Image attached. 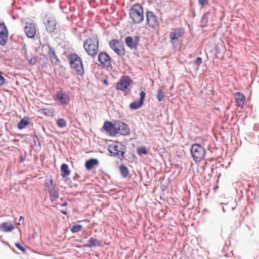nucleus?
<instances>
[{
    "label": "nucleus",
    "mask_w": 259,
    "mask_h": 259,
    "mask_svg": "<svg viewBox=\"0 0 259 259\" xmlns=\"http://www.w3.org/2000/svg\"><path fill=\"white\" fill-rule=\"evenodd\" d=\"M130 18L132 19L134 24L141 23L144 19L143 7L139 4H134L129 10Z\"/></svg>",
    "instance_id": "1"
},
{
    "label": "nucleus",
    "mask_w": 259,
    "mask_h": 259,
    "mask_svg": "<svg viewBox=\"0 0 259 259\" xmlns=\"http://www.w3.org/2000/svg\"><path fill=\"white\" fill-rule=\"evenodd\" d=\"M67 59L71 67L75 71L78 75H82L84 74L83 63L78 55L75 53H71L68 54Z\"/></svg>",
    "instance_id": "2"
},
{
    "label": "nucleus",
    "mask_w": 259,
    "mask_h": 259,
    "mask_svg": "<svg viewBox=\"0 0 259 259\" xmlns=\"http://www.w3.org/2000/svg\"><path fill=\"white\" fill-rule=\"evenodd\" d=\"M191 154L196 163L200 162L204 159L206 155L205 148L198 143L192 145L190 149Z\"/></svg>",
    "instance_id": "3"
},
{
    "label": "nucleus",
    "mask_w": 259,
    "mask_h": 259,
    "mask_svg": "<svg viewBox=\"0 0 259 259\" xmlns=\"http://www.w3.org/2000/svg\"><path fill=\"white\" fill-rule=\"evenodd\" d=\"M146 25L154 30H159V23L157 17L152 11H148L146 13Z\"/></svg>",
    "instance_id": "4"
},
{
    "label": "nucleus",
    "mask_w": 259,
    "mask_h": 259,
    "mask_svg": "<svg viewBox=\"0 0 259 259\" xmlns=\"http://www.w3.org/2000/svg\"><path fill=\"white\" fill-rule=\"evenodd\" d=\"M111 49L119 56L122 57L125 55L123 44L117 39H113L109 42Z\"/></svg>",
    "instance_id": "5"
},
{
    "label": "nucleus",
    "mask_w": 259,
    "mask_h": 259,
    "mask_svg": "<svg viewBox=\"0 0 259 259\" xmlns=\"http://www.w3.org/2000/svg\"><path fill=\"white\" fill-rule=\"evenodd\" d=\"M55 100L59 101V104L61 106L67 105L70 100V96L66 94L64 89L60 88L59 91L55 93Z\"/></svg>",
    "instance_id": "6"
},
{
    "label": "nucleus",
    "mask_w": 259,
    "mask_h": 259,
    "mask_svg": "<svg viewBox=\"0 0 259 259\" xmlns=\"http://www.w3.org/2000/svg\"><path fill=\"white\" fill-rule=\"evenodd\" d=\"M44 23L48 33L51 34L55 32L56 29L57 21L53 17L46 16L44 19Z\"/></svg>",
    "instance_id": "7"
},
{
    "label": "nucleus",
    "mask_w": 259,
    "mask_h": 259,
    "mask_svg": "<svg viewBox=\"0 0 259 259\" xmlns=\"http://www.w3.org/2000/svg\"><path fill=\"white\" fill-rule=\"evenodd\" d=\"M132 82L133 80L128 75L123 76L117 83L115 88L117 90L125 92L126 89H128Z\"/></svg>",
    "instance_id": "8"
},
{
    "label": "nucleus",
    "mask_w": 259,
    "mask_h": 259,
    "mask_svg": "<svg viewBox=\"0 0 259 259\" xmlns=\"http://www.w3.org/2000/svg\"><path fill=\"white\" fill-rule=\"evenodd\" d=\"M140 40V37L139 35L134 37L131 36H127L125 37L124 41L126 45L131 50H137L138 45Z\"/></svg>",
    "instance_id": "9"
},
{
    "label": "nucleus",
    "mask_w": 259,
    "mask_h": 259,
    "mask_svg": "<svg viewBox=\"0 0 259 259\" xmlns=\"http://www.w3.org/2000/svg\"><path fill=\"white\" fill-rule=\"evenodd\" d=\"M8 38V30L4 22L0 23V45L5 46Z\"/></svg>",
    "instance_id": "10"
},
{
    "label": "nucleus",
    "mask_w": 259,
    "mask_h": 259,
    "mask_svg": "<svg viewBox=\"0 0 259 259\" xmlns=\"http://www.w3.org/2000/svg\"><path fill=\"white\" fill-rule=\"evenodd\" d=\"M98 61L103 66L107 67H111V59L106 52H101L98 55Z\"/></svg>",
    "instance_id": "11"
},
{
    "label": "nucleus",
    "mask_w": 259,
    "mask_h": 259,
    "mask_svg": "<svg viewBox=\"0 0 259 259\" xmlns=\"http://www.w3.org/2000/svg\"><path fill=\"white\" fill-rule=\"evenodd\" d=\"M183 34V32L180 28L176 29L170 33V42L174 47L176 48L178 46V43L176 42V40L182 36Z\"/></svg>",
    "instance_id": "12"
},
{
    "label": "nucleus",
    "mask_w": 259,
    "mask_h": 259,
    "mask_svg": "<svg viewBox=\"0 0 259 259\" xmlns=\"http://www.w3.org/2000/svg\"><path fill=\"white\" fill-rule=\"evenodd\" d=\"M101 245L100 242L95 237H91L88 240L87 243L84 245H78L76 246L77 248L83 249L85 247L93 248Z\"/></svg>",
    "instance_id": "13"
},
{
    "label": "nucleus",
    "mask_w": 259,
    "mask_h": 259,
    "mask_svg": "<svg viewBox=\"0 0 259 259\" xmlns=\"http://www.w3.org/2000/svg\"><path fill=\"white\" fill-rule=\"evenodd\" d=\"M36 24L33 23H26L24 27V31L27 37L32 38L36 33Z\"/></svg>",
    "instance_id": "14"
},
{
    "label": "nucleus",
    "mask_w": 259,
    "mask_h": 259,
    "mask_svg": "<svg viewBox=\"0 0 259 259\" xmlns=\"http://www.w3.org/2000/svg\"><path fill=\"white\" fill-rule=\"evenodd\" d=\"M116 125L118 126V134L122 136H127L130 134V128L127 124L120 120H117Z\"/></svg>",
    "instance_id": "15"
},
{
    "label": "nucleus",
    "mask_w": 259,
    "mask_h": 259,
    "mask_svg": "<svg viewBox=\"0 0 259 259\" xmlns=\"http://www.w3.org/2000/svg\"><path fill=\"white\" fill-rule=\"evenodd\" d=\"M89 55L94 57L96 56L99 51V45L88 44L87 47H83Z\"/></svg>",
    "instance_id": "16"
},
{
    "label": "nucleus",
    "mask_w": 259,
    "mask_h": 259,
    "mask_svg": "<svg viewBox=\"0 0 259 259\" xmlns=\"http://www.w3.org/2000/svg\"><path fill=\"white\" fill-rule=\"evenodd\" d=\"M48 55L52 64L58 65L60 63V61L56 56L54 48L49 46Z\"/></svg>",
    "instance_id": "17"
},
{
    "label": "nucleus",
    "mask_w": 259,
    "mask_h": 259,
    "mask_svg": "<svg viewBox=\"0 0 259 259\" xmlns=\"http://www.w3.org/2000/svg\"><path fill=\"white\" fill-rule=\"evenodd\" d=\"M31 123V119L27 116H24L17 123V127L19 130L24 129L27 125Z\"/></svg>",
    "instance_id": "18"
},
{
    "label": "nucleus",
    "mask_w": 259,
    "mask_h": 259,
    "mask_svg": "<svg viewBox=\"0 0 259 259\" xmlns=\"http://www.w3.org/2000/svg\"><path fill=\"white\" fill-rule=\"evenodd\" d=\"M99 164V160L96 158H90L86 160L85 162V167L87 170L92 169L95 166Z\"/></svg>",
    "instance_id": "19"
},
{
    "label": "nucleus",
    "mask_w": 259,
    "mask_h": 259,
    "mask_svg": "<svg viewBox=\"0 0 259 259\" xmlns=\"http://www.w3.org/2000/svg\"><path fill=\"white\" fill-rule=\"evenodd\" d=\"M93 44L99 45V39L97 35L95 33H93L91 35V36L87 39L83 44V47H87V44Z\"/></svg>",
    "instance_id": "20"
},
{
    "label": "nucleus",
    "mask_w": 259,
    "mask_h": 259,
    "mask_svg": "<svg viewBox=\"0 0 259 259\" xmlns=\"http://www.w3.org/2000/svg\"><path fill=\"white\" fill-rule=\"evenodd\" d=\"M14 229V226L12 224L7 222H3L0 224V231L4 232H10Z\"/></svg>",
    "instance_id": "21"
},
{
    "label": "nucleus",
    "mask_w": 259,
    "mask_h": 259,
    "mask_svg": "<svg viewBox=\"0 0 259 259\" xmlns=\"http://www.w3.org/2000/svg\"><path fill=\"white\" fill-rule=\"evenodd\" d=\"M108 151L112 155H118L120 157L118 144L109 145Z\"/></svg>",
    "instance_id": "22"
},
{
    "label": "nucleus",
    "mask_w": 259,
    "mask_h": 259,
    "mask_svg": "<svg viewBox=\"0 0 259 259\" xmlns=\"http://www.w3.org/2000/svg\"><path fill=\"white\" fill-rule=\"evenodd\" d=\"M48 191L51 201H56L59 198V194L56 190L55 187H52Z\"/></svg>",
    "instance_id": "23"
},
{
    "label": "nucleus",
    "mask_w": 259,
    "mask_h": 259,
    "mask_svg": "<svg viewBox=\"0 0 259 259\" xmlns=\"http://www.w3.org/2000/svg\"><path fill=\"white\" fill-rule=\"evenodd\" d=\"M60 170L63 178L68 176L70 173L68 165L66 163H62L61 164Z\"/></svg>",
    "instance_id": "24"
},
{
    "label": "nucleus",
    "mask_w": 259,
    "mask_h": 259,
    "mask_svg": "<svg viewBox=\"0 0 259 259\" xmlns=\"http://www.w3.org/2000/svg\"><path fill=\"white\" fill-rule=\"evenodd\" d=\"M237 97H236V102L237 105L239 106H242L244 104V100H245V96L240 92L237 93Z\"/></svg>",
    "instance_id": "25"
},
{
    "label": "nucleus",
    "mask_w": 259,
    "mask_h": 259,
    "mask_svg": "<svg viewBox=\"0 0 259 259\" xmlns=\"http://www.w3.org/2000/svg\"><path fill=\"white\" fill-rule=\"evenodd\" d=\"M144 103L141 102L140 100L138 101H135L134 102H132L130 104V108L132 110H137L139 109L141 107L143 106Z\"/></svg>",
    "instance_id": "26"
},
{
    "label": "nucleus",
    "mask_w": 259,
    "mask_h": 259,
    "mask_svg": "<svg viewBox=\"0 0 259 259\" xmlns=\"http://www.w3.org/2000/svg\"><path fill=\"white\" fill-rule=\"evenodd\" d=\"M118 146H119V154L120 157L119 158L121 159L122 158L124 157V154L126 152V146L122 144L121 143L118 142Z\"/></svg>",
    "instance_id": "27"
},
{
    "label": "nucleus",
    "mask_w": 259,
    "mask_h": 259,
    "mask_svg": "<svg viewBox=\"0 0 259 259\" xmlns=\"http://www.w3.org/2000/svg\"><path fill=\"white\" fill-rule=\"evenodd\" d=\"M157 94L156 96V98L157 100L161 102L164 100L165 94L162 91V89L160 88L157 91Z\"/></svg>",
    "instance_id": "28"
},
{
    "label": "nucleus",
    "mask_w": 259,
    "mask_h": 259,
    "mask_svg": "<svg viewBox=\"0 0 259 259\" xmlns=\"http://www.w3.org/2000/svg\"><path fill=\"white\" fill-rule=\"evenodd\" d=\"M113 123L111 121H106L104 122L102 128L107 133L110 131L111 128L112 127Z\"/></svg>",
    "instance_id": "29"
},
{
    "label": "nucleus",
    "mask_w": 259,
    "mask_h": 259,
    "mask_svg": "<svg viewBox=\"0 0 259 259\" xmlns=\"http://www.w3.org/2000/svg\"><path fill=\"white\" fill-rule=\"evenodd\" d=\"M119 169L123 177L125 178L128 176L129 171L126 166L122 164L119 166Z\"/></svg>",
    "instance_id": "30"
},
{
    "label": "nucleus",
    "mask_w": 259,
    "mask_h": 259,
    "mask_svg": "<svg viewBox=\"0 0 259 259\" xmlns=\"http://www.w3.org/2000/svg\"><path fill=\"white\" fill-rule=\"evenodd\" d=\"M118 126L116 125V122L113 124L112 127L110 129V131L108 133L111 137H114L118 134Z\"/></svg>",
    "instance_id": "31"
},
{
    "label": "nucleus",
    "mask_w": 259,
    "mask_h": 259,
    "mask_svg": "<svg viewBox=\"0 0 259 259\" xmlns=\"http://www.w3.org/2000/svg\"><path fill=\"white\" fill-rule=\"evenodd\" d=\"M137 150L139 155H147L148 153L147 148L144 146L138 147Z\"/></svg>",
    "instance_id": "32"
},
{
    "label": "nucleus",
    "mask_w": 259,
    "mask_h": 259,
    "mask_svg": "<svg viewBox=\"0 0 259 259\" xmlns=\"http://www.w3.org/2000/svg\"><path fill=\"white\" fill-rule=\"evenodd\" d=\"M45 186L48 188L49 191V189L52 187H55L56 184L54 183L53 179H46L45 183Z\"/></svg>",
    "instance_id": "33"
},
{
    "label": "nucleus",
    "mask_w": 259,
    "mask_h": 259,
    "mask_svg": "<svg viewBox=\"0 0 259 259\" xmlns=\"http://www.w3.org/2000/svg\"><path fill=\"white\" fill-rule=\"evenodd\" d=\"M209 12H207V13H204L201 19L200 23L202 24L201 26L202 27H203L204 25L207 23L208 18L207 17V15L209 14Z\"/></svg>",
    "instance_id": "34"
},
{
    "label": "nucleus",
    "mask_w": 259,
    "mask_h": 259,
    "mask_svg": "<svg viewBox=\"0 0 259 259\" xmlns=\"http://www.w3.org/2000/svg\"><path fill=\"white\" fill-rule=\"evenodd\" d=\"M82 228V225L80 224H75L71 228V231L73 233H77L79 232L81 230Z\"/></svg>",
    "instance_id": "35"
},
{
    "label": "nucleus",
    "mask_w": 259,
    "mask_h": 259,
    "mask_svg": "<svg viewBox=\"0 0 259 259\" xmlns=\"http://www.w3.org/2000/svg\"><path fill=\"white\" fill-rule=\"evenodd\" d=\"M59 127L63 128L66 125V121L64 118H59L56 122Z\"/></svg>",
    "instance_id": "36"
},
{
    "label": "nucleus",
    "mask_w": 259,
    "mask_h": 259,
    "mask_svg": "<svg viewBox=\"0 0 259 259\" xmlns=\"http://www.w3.org/2000/svg\"><path fill=\"white\" fill-rule=\"evenodd\" d=\"M15 246L20 250H21L23 253H26V249L25 248L23 247L21 244L19 242H16L15 243Z\"/></svg>",
    "instance_id": "37"
},
{
    "label": "nucleus",
    "mask_w": 259,
    "mask_h": 259,
    "mask_svg": "<svg viewBox=\"0 0 259 259\" xmlns=\"http://www.w3.org/2000/svg\"><path fill=\"white\" fill-rule=\"evenodd\" d=\"M140 99L139 100L143 103H144V100L146 97V93L144 91H142L140 93Z\"/></svg>",
    "instance_id": "38"
},
{
    "label": "nucleus",
    "mask_w": 259,
    "mask_h": 259,
    "mask_svg": "<svg viewBox=\"0 0 259 259\" xmlns=\"http://www.w3.org/2000/svg\"><path fill=\"white\" fill-rule=\"evenodd\" d=\"M27 61L31 65H34L36 62V58L35 57H31L30 59L27 58Z\"/></svg>",
    "instance_id": "39"
},
{
    "label": "nucleus",
    "mask_w": 259,
    "mask_h": 259,
    "mask_svg": "<svg viewBox=\"0 0 259 259\" xmlns=\"http://www.w3.org/2000/svg\"><path fill=\"white\" fill-rule=\"evenodd\" d=\"M195 63L197 65H200L202 62V59L200 57H197L196 59L195 60Z\"/></svg>",
    "instance_id": "40"
},
{
    "label": "nucleus",
    "mask_w": 259,
    "mask_h": 259,
    "mask_svg": "<svg viewBox=\"0 0 259 259\" xmlns=\"http://www.w3.org/2000/svg\"><path fill=\"white\" fill-rule=\"evenodd\" d=\"M6 82L5 78L2 75L0 72V86L3 85Z\"/></svg>",
    "instance_id": "41"
},
{
    "label": "nucleus",
    "mask_w": 259,
    "mask_h": 259,
    "mask_svg": "<svg viewBox=\"0 0 259 259\" xmlns=\"http://www.w3.org/2000/svg\"><path fill=\"white\" fill-rule=\"evenodd\" d=\"M198 3L201 6H204L208 3V0H198Z\"/></svg>",
    "instance_id": "42"
},
{
    "label": "nucleus",
    "mask_w": 259,
    "mask_h": 259,
    "mask_svg": "<svg viewBox=\"0 0 259 259\" xmlns=\"http://www.w3.org/2000/svg\"><path fill=\"white\" fill-rule=\"evenodd\" d=\"M160 187H161V191L163 192V194L162 195H164V194L163 193V192H164V191H165L166 190L167 186L165 184H163L161 183V184H160Z\"/></svg>",
    "instance_id": "43"
},
{
    "label": "nucleus",
    "mask_w": 259,
    "mask_h": 259,
    "mask_svg": "<svg viewBox=\"0 0 259 259\" xmlns=\"http://www.w3.org/2000/svg\"><path fill=\"white\" fill-rule=\"evenodd\" d=\"M214 49L217 53L220 54L221 53V49L218 45L214 46Z\"/></svg>",
    "instance_id": "44"
},
{
    "label": "nucleus",
    "mask_w": 259,
    "mask_h": 259,
    "mask_svg": "<svg viewBox=\"0 0 259 259\" xmlns=\"http://www.w3.org/2000/svg\"><path fill=\"white\" fill-rule=\"evenodd\" d=\"M67 205H68V203L67 201H65L63 203L60 204V206L62 207L67 206Z\"/></svg>",
    "instance_id": "45"
},
{
    "label": "nucleus",
    "mask_w": 259,
    "mask_h": 259,
    "mask_svg": "<svg viewBox=\"0 0 259 259\" xmlns=\"http://www.w3.org/2000/svg\"><path fill=\"white\" fill-rule=\"evenodd\" d=\"M1 242L2 243L5 245H7V246H8L9 247H10V246L9 245V244H8V243L6 241H5L4 240H1Z\"/></svg>",
    "instance_id": "46"
},
{
    "label": "nucleus",
    "mask_w": 259,
    "mask_h": 259,
    "mask_svg": "<svg viewBox=\"0 0 259 259\" xmlns=\"http://www.w3.org/2000/svg\"><path fill=\"white\" fill-rule=\"evenodd\" d=\"M25 159V157H24L23 156H20V162H22L24 161Z\"/></svg>",
    "instance_id": "47"
},
{
    "label": "nucleus",
    "mask_w": 259,
    "mask_h": 259,
    "mask_svg": "<svg viewBox=\"0 0 259 259\" xmlns=\"http://www.w3.org/2000/svg\"><path fill=\"white\" fill-rule=\"evenodd\" d=\"M219 188V186L218 185H215V186L213 188V191L214 192L217 191L218 189Z\"/></svg>",
    "instance_id": "48"
},
{
    "label": "nucleus",
    "mask_w": 259,
    "mask_h": 259,
    "mask_svg": "<svg viewBox=\"0 0 259 259\" xmlns=\"http://www.w3.org/2000/svg\"><path fill=\"white\" fill-rule=\"evenodd\" d=\"M61 213H62L63 214H65V215H67V212L66 210H62L61 211Z\"/></svg>",
    "instance_id": "49"
},
{
    "label": "nucleus",
    "mask_w": 259,
    "mask_h": 259,
    "mask_svg": "<svg viewBox=\"0 0 259 259\" xmlns=\"http://www.w3.org/2000/svg\"><path fill=\"white\" fill-rule=\"evenodd\" d=\"M253 181H255V182H254V183H256V182L258 183V185L259 186V181H258V179H252Z\"/></svg>",
    "instance_id": "50"
},
{
    "label": "nucleus",
    "mask_w": 259,
    "mask_h": 259,
    "mask_svg": "<svg viewBox=\"0 0 259 259\" xmlns=\"http://www.w3.org/2000/svg\"><path fill=\"white\" fill-rule=\"evenodd\" d=\"M24 218L23 216H21V217H20V218H19V221H21V220L24 221Z\"/></svg>",
    "instance_id": "51"
},
{
    "label": "nucleus",
    "mask_w": 259,
    "mask_h": 259,
    "mask_svg": "<svg viewBox=\"0 0 259 259\" xmlns=\"http://www.w3.org/2000/svg\"><path fill=\"white\" fill-rule=\"evenodd\" d=\"M222 210L224 212H225L226 211V210L224 206H222Z\"/></svg>",
    "instance_id": "52"
},
{
    "label": "nucleus",
    "mask_w": 259,
    "mask_h": 259,
    "mask_svg": "<svg viewBox=\"0 0 259 259\" xmlns=\"http://www.w3.org/2000/svg\"><path fill=\"white\" fill-rule=\"evenodd\" d=\"M12 250H13V251L15 253H17V252L16 251V250L15 249H12Z\"/></svg>",
    "instance_id": "53"
},
{
    "label": "nucleus",
    "mask_w": 259,
    "mask_h": 259,
    "mask_svg": "<svg viewBox=\"0 0 259 259\" xmlns=\"http://www.w3.org/2000/svg\"><path fill=\"white\" fill-rule=\"evenodd\" d=\"M104 83L105 84H107V80L106 79L104 80Z\"/></svg>",
    "instance_id": "54"
},
{
    "label": "nucleus",
    "mask_w": 259,
    "mask_h": 259,
    "mask_svg": "<svg viewBox=\"0 0 259 259\" xmlns=\"http://www.w3.org/2000/svg\"><path fill=\"white\" fill-rule=\"evenodd\" d=\"M38 145H39V148H40V147H41V145H40V142H39Z\"/></svg>",
    "instance_id": "55"
},
{
    "label": "nucleus",
    "mask_w": 259,
    "mask_h": 259,
    "mask_svg": "<svg viewBox=\"0 0 259 259\" xmlns=\"http://www.w3.org/2000/svg\"><path fill=\"white\" fill-rule=\"evenodd\" d=\"M161 195H162V194H161V195L160 196V199H162Z\"/></svg>",
    "instance_id": "56"
},
{
    "label": "nucleus",
    "mask_w": 259,
    "mask_h": 259,
    "mask_svg": "<svg viewBox=\"0 0 259 259\" xmlns=\"http://www.w3.org/2000/svg\"><path fill=\"white\" fill-rule=\"evenodd\" d=\"M234 209H235V208H234V207H233L232 208V210H234Z\"/></svg>",
    "instance_id": "57"
},
{
    "label": "nucleus",
    "mask_w": 259,
    "mask_h": 259,
    "mask_svg": "<svg viewBox=\"0 0 259 259\" xmlns=\"http://www.w3.org/2000/svg\"><path fill=\"white\" fill-rule=\"evenodd\" d=\"M221 204L222 205V204H226L225 203H221Z\"/></svg>",
    "instance_id": "58"
},
{
    "label": "nucleus",
    "mask_w": 259,
    "mask_h": 259,
    "mask_svg": "<svg viewBox=\"0 0 259 259\" xmlns=\"http://www.w3.org/2000/svg\"><path fill=\"white\" fill-rule=\"evenodd\" d=\"M218 182H219V179H217V183H218Z\"/></svg>",
    "instance_id": "59"
},
{
    "label": "nucleus",
    "mask_w": 259,
    "mask_h": 259,
    "mask_svg": "<svg viewBox=\"0 0 259 259\" xmlns=\"http://www.w3.org/2000/svg\"><path fill=\"white\" fill-rule=\"evenodd\" d=\"M155 188H154V190H153V192H154L155 191Z\"/></svg>",
    "instance_id": "60"
}]
</instances>
